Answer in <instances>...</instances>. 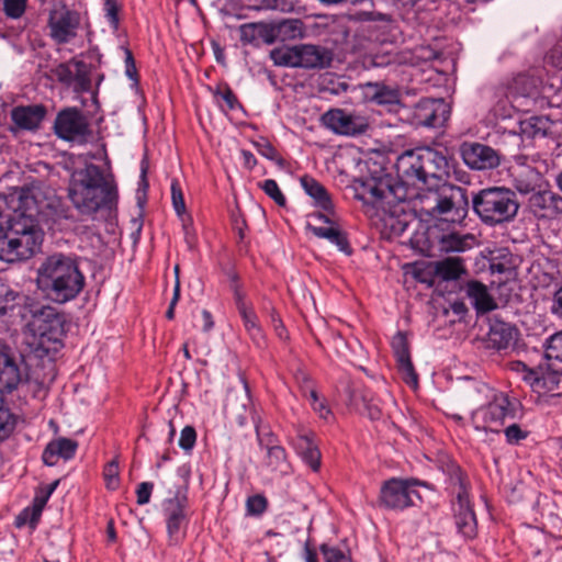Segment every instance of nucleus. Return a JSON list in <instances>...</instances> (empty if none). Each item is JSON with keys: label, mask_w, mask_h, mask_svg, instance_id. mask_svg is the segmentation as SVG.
Instances as JSON below:
<instances>
[{"label": "nucleus", "mask_w": 562, "mask_h": 562, "mask_svg": "<svg viewBox=\"0 0 562 562\" xmlns=\"http://www.w3.org/2000/svg\"><path fill=\"white\" fill-rule=\"evenodd\" d=\"M363 404H364V414L371 420L380 419L382 412L376 404L372 403L371 401H367L366 398H363Z\"/></svg>", "instance_id": "62"}, {"label": "nucleus", "mask_w": 562, "mask_h": 562, "mask_svg": "<svg viewBox=\"0 0 562 562\" xmlns=\"http://www.w3.org/2000/svg\"><path fill=\"white\" fill-rule=\"evenodd\" d=\"M32 513H33L32 507L24 508L16 517L15 525L18 527H21V526L25 525L26 522H29L32 528H35L38 521L32 520Z\"/></svg>", "instance_id": "61"}, {"label": "nucleus", "mask_w": 562, "mask_h": 562, "mask_svg": "<svg viewBox=\"0 0 562 562\" xmlns=\"http://www.w3.org/2000/svg\"><path fill=\"white\" fill-rule=\"evenodd\" d=\"M474 236L458 233L445 234L439 239V249L443 252H463L471 247Z\"/></svg>", "instance_id": "34"}, {"label": "nucleus", "mask_w": 562, "mask_h": 562, "mask_svg": "<svg viewBox=\"0 0 562 562\" xmlns=\"http://www.w3.org/2000/svg\"><path fill=\"white\" fill-rule=\"evenodd\" d=\"M46 114L42 104L16 106L11 112L12 121L23 130H35L40 126Z\"/></svg>", "instance_id": "26"}, {"label": "nucleus", "mask_w": 562, "mask_h": 562, "mask_svg": "<svg viewBox=\"0 0 562 562\" xmlns=\"http://www.w3.org/2000/svg\"><path fill=\"white\" fill-rule=\"evenodd\" d=\"M216 95L225 102L227 109L231 111L241 108L236 94L227 85L223 89H218Z\"/></svg>", "instance_id": "49"}, {"label": "nucleus", "mask_w": 562, "mask_h": 562, "mask_svg": "<svg viewBox=\"0 0 562 562\" xmlns=\"http://www.w3.org/2000/svg\"><path fill=\"white\" fill-rule=\"evenodd\" d=\"M268 507V501L262 494L249 496L246 501V512L249 516H260Z\"/></svg>", "instance_id": "43"}, {"label": "nucleus", "mask_w": 562, "mask_h": 562, "mask_svg": "<svg viewBox=\"0 0 562 562\" xmlns=\"http://www.w3.org/2000/svg\"><path fill=\"white\" fill-rule=\"evenodd\" d=\"M16 425V418L11 411L3 405V400L0 397V441L10 437Z\"/></svg>", "instance_id": "38"}, {"label": "nucleus", "mask_w": 562, "mask_h": 562, "mask_svg": "<svg viewBox=\"0 0 562 562\" xmlns=\"http://www.w3.org/2000/svg\"><path fill=\"white\" fill-rule=\"evenodd\" d=\"M35 198L21 194L19 204L0 223V260L14 263L32 258L41 250L44 233L38 222Z\"/></svg>", "instance_id": "2"}, {"label": "nucleus", "mask_w": 562, "mask_h": 562, "mask_svg": "<svg viewBox=\"0 0 562 562\" xmlns=\"http://www.w3.org/2000/svg\"><path fill=\"white\" fill-rule=\"evenodd\" d=\"M80 23V13L69 9L64 2L56 4L49 12V33L57 44H66L76 37Z\"/></svg>", "instance_id": "12"}, {"label": "nucleus", "mask_w": 562, "mask_h": 562, "mask_svg": "<svg viewBox=\"0 0 562 562\" xmlns=\"http://www.w3.org/2000/svg\"><path fill=\"white\" fill-rule=\"evenodd\" d=\"M120 471H119V463L116 460L110 461L103 471V476L105 480V486L106 488L114 491L119 487L120 483Z\"/></svg>", "instance_id": "45"}, {"label": "nucleus", "mask_w": 562, "mask_h": 562, "mask_svg": "<svg viewBox=\"0 0 562 562\" xmlns=\"http://www.w3.org/2000/svg\"><path fill=\"white\" fill-rule=\"evenodd\" d=\"M550 311L559 319H562V284L553 292Z\"/></svg>", "instance_id": "56"}, {"label": "nucleus", "mask_w": 562, "mask_h": 562, "mask_svg": "<svg viewBox=\"0 0 562 562\" xmlns=\"http://www.w3.org/2000/svg\"><path fill=\"white\" fill-rule=\"evenodd\" d=\"M515 417V406L505 393H495L485 406H481L472 414L473 426L476 430L495 432L504 425L507 418Z\"/></svg>", "instance_id": "9"}, {"label": "nucleus", "mask_w": 562, "mask_h": 562, "mask_svg": "<svg viewBox=\"0 0 562 562\" xmlns=\"http://www.w3.org/2000/svg\"><path fill=\"white\" fill-rule=\"evenodd\" d=\"M505 436L508 443L515 445L527 438L528 432L524 431L519 425L512 424L505 429Z\"/></svg>", "instance_id": "51"}, {"label": "nucleus", "mask_w": 562, "mask_h": 562, "mask_svg": "<svg viewBox=\"0 0 562 562\" xmlns=\"http://www.w3.org/2000/svg\"><path fill=\"white\" fill-rule=\"evenodd\" d=\"M257 149L259 154L266 157L267 159L277 160L278 158L277 149L267 140L258 143Z\"/></svg>", "instance_id": "58"}, {"label": "nucleus", "mask_w": 562, "mask_h": 562, "mask_svg": "<svg viewBox=\"0 0 562 562\" xmlns=\"http://www.w3.org/2000/svg\"><path fill=\"white\" fill-rule=\"evenodd\" d=\"M322 123L335 134L345 136L361 135L369 128L367 117L348 113L342 109H333L325 112L322 115Z\"/></svg>", "instance_id": "16"}, {"label": "nucleus", "mask_w": 562, "mask_h": 562, "mask_svg": "<svg viewBox=\"0 0 562 562\" xmlns=\"http://www.w3.org/2000/svg\"><path fill=\"white\" fill-rule=\"evenodd\" d=\"M259 187L269 198L276 202V204L279 206L285 205L286 199L273 179L265 180L263 182L259 183Z\"/></svg>", "instance_id": "42"}, {"label": "nucleus", "mask_w": 562, "mask_h": 562, "mask_svg": "<svg viewBox=\"0 0 562 562\" xmlns=\"http://www.w3.org/2000/svg\"><path fill=\"white\" fill-rule=\"evenodd\" d=\"M529 209L537 218H558L562 215V195L539 189L529 198Z\"/></svg>", "instance_id": "21"}, {"label": "nucleus", "mask_w": 562, "mask_h": 562, "mask_svg": "<svg viewBox=\"0 0 562 562\" xmlns=\"http://www.w3.org/2000/svg\"><path fill=\"white\" fill-rule=\"evenodd\" d=\"M239 314L243 318V323L246 330L259 324L258 317L251 307H247L243 311H239Z\"/></svg>", "instance_id": "57"}, {"label": "nucleus", "mask_w": 562, "mask_h": 562, "mask_svg": "<svg viewBox=\"0 0 562 562\" xmlns=\"http://www.w3.org/2000/svg\"><path fill=\"white\" fill-rule=\"evenodd\" d=\"M182 226H183V231H184L186 241H187L188 246L190 248H192L195 243V235L191 229V218L190 217H188L187 220L182 218Z\"/></svg>", "instance_id": "64"}, {"label": "nucleus", "mask_w": 562, "mask_h": 562, "mask_svg": "<svg viewBox=\"0 0 562 562\" xmlns=\"http://www.w3.org/2000/svg\"><path fill=\"white\" fill-rule=\"evenodd\" d=\"M257 434L259 431L257 430ZM259 446L266 447L267 449V460L266 465L271 470L279 472L281 474H288L290 470V464L286 461V452L283 447L279 445H272L273 440L270 437L267 442L265 439L258 435Z\"/></svg>", "instance_id": "29"}, {"label": "nucleus", "mask_w": 562, "mask_h": 562, "mask_svg": "<svg viewBox=\"0 0 562 562\" xmlns=\"http://www.w3.org/2000/svg\"><path fill=\"white\" fill-rule=\"evenodd\" d=\"M546 363L551 360L562 362V331L552 335L546 342Z\"/></svg>", "instance_id": "39"}, {"label": "nucleus", "mask_w": 562, "mask_h": 562, "mask_svg": "<svg viewBox=\"0 0 562 562\" xmlns=\"http://www.w3.org/2000/svg\"><path fill=\"white\" fill-rule=\"evenodd\" d=\"M300 384H301V389L303 390V392L306 394V396L311 401V405L313 406V405L317 404L321 398H319L316 390L313 386L312 380L306 374L303 373Z\"/></svg>", "instance_id": "53"}, {"label": "nucleus", "mask_w": 562, "mask_h": 562, "mask_svg": "<svg viewBox=\"0 0 562 562\" xmlns=\"http://www.w3.org/2000/svg\"><path fill=\"white\" fill-rule=\"evenodd\" d=\"M361 89L364 99L376 104L391 105L400 101L398 91L382 82H366L361 85Z\"/></svg>", "instance_id": "27"}, {"label": "nucleus", "mask_w": 562, "mask_h": 562, "mask_svg": "<svg viewBox=\"0 0 562 562\" xmlns=\"http://www.w3.org/2000/svg\"><path fill=\"white\" fill-rule=\"evenodd\" d=\"M105 18L111 25V27L116 31L119 29V12L121 7L117 5V2H105Z\"/></svg>", "instance_id": "52"}, {"label": "nucleus", "mask_w": 562, "mask_h": 562, "mask_svg": "<svg viewBox=\"0 0 562 562\" xmlns=\"http://www.w3.org/2000/svg\"><path fill=\"white\" fill-rule=\"evenodd\" d=\"M19 364L10 355L0 351V393H11L21 383Z\"/></svg>", "instance_id": "25"}, {"label": "nucleus", "mask_w": 562, "mask_h": 562, "mask_svg": "<svg viewBox=\"0 0 562 562\" xmlns=\"http://www.w3.org/2000/svg\"><path fill=\"white\" fill-rule=\"evenodd\" d=\"M48 499H49V497L43 491H40L35 495V497L33 499V505L31 506L33 508V513H32L33 521L40 520L42 512H43L46 503L48 502Z\"/></svg>", "instance_id": "50"}, {"label": "nucleus", "mask_w": 562, "mask_h": 562, "mask_svg": "<svg viewBox=\"0 0 562 562\" xmlns=\"http://www.w3.org/2000/svg\"><path fill=\"white\" fill-rule=\"evenodd\" d=\"M26 2H3V11L8 18L19 19L26 9Z\"/></svg>", "instance_id": "54"}, {"label": "nucleus", "mask_w": 562, "mask_h": 562, "mask_svg": "<svg viewBox=\"0 0 562 562\" xmlns=\"http://www.w3.org/2000/svg\"><path fill=\"white\" fill-rule=\"evenodd\" d=\"M258 40L261 44L272 45L278 40V30L274 23L258 22Z\"/></svg>", "instance_id": "44"}, {"label": "nucleus", "mask_w": 562, "mask_h": 562, "mask_svg": "<svg viewBox=\"0 0 562 562\" xmlns=\"http://www.w3.org/2000/svg\"><path fill=\"white\" fill-rule=\"evenodd\" d=\"M528 124L530 127L533 128L532 135H546V127L543 126L546 124V121L542 117L533 116L530 117L528 121Z\"/></svg>", "instance_id": "63"}, {"label": "nucleus", "mask_w": 562, "mask_h": 562, "mask_svg": "<svg viewBox=\"0 0 562 562\" xmlns=\"http://www.w3.org/2000/svg\"><path fill=\"white\" fill-rule=\"evenodd\" d=\"M396 172L411 190L425 189L423 210L432 217L461 223L468 215L467 189L445 181L449 176L447 156L430 147H417L402 153L395 164Z\"/></svg>", "instance_id": "1"}, {"label": "nucleus", "mask_w": 562, "mask_h": 562, "mask_svg": "<svg viewBox=\"0 0 562 562\" xmlns=\"http://www.w3.org/2000/svg\"><path fill=\"white\" fill-rule=\"evenodd\" d=\"M465 292L473 307L479 314L491 312L497 307L487 286L480 281H471L467 284Z\"/></svg>", "instance_id": "28"}, {"label": "nucleus", "mask_w": 562, "mask_h": 562, "mask_svg": "<svg viewBox=\"0 0 562 562\" xmlns=\"http://www.w3.org/2000/svg\"><path fill=\"white\" fill-rule=\"evenodd\" d=\"M441 471L448 479V488L451 495L465 493L469 490V481L461 468L450 459L441 460Z\"/></svg>", "instance_id": "30"}, {"label": "nucleus", "mask_w": 562, "mask_h": 562, "mask_svg": "<svg viewBox=\"0 0 562 562\" xmlns=\"http://www.w3.org/2000/svg\"><path fill=\"white\" fill-rule=\"evenodd\" d=\"M510 183L521 194L535 193L542 188L543 176L526 156H515L508 168Z\"/></svg>", "instance_id": "15"}, {"label": "nucleus", "mask_w": 562, "mask_h": 562, "mask_svg": "<svg viewBox=\"0 0 562 562\" xmlns=\"http://www.w3.org/2000/svg\"><path fill=\"white\" fill-rule=\"evenodd\" d=\"M301 184L305 193L313 199L314 205L325 212L311 213L308 218L331 224L333 222L329 215L334 213V203L326 188L319 181L307 175L301 178Z\"/></svg>", "instance_id": "20"}, {"label": "nucleus", "mask_w": 562, "mask_h": 562, "mask_svg": "<svg viewBox=\"0 0 562 562\" xmlns=\"http://www.w3.org/2000/svg\"><path fill=\"white\" fill-rule=\"evenodd\" d=\"M154 490V484L151 482H142L136 490L137 504L146 505L150 501V496Z\"/></svg>", "instance_id": "55"}, {"label": "nucleus", "mask_w": 562, "mask_h": 562, "mask_svg": "<svg viewBox=\"0 0 562 562\" xmlns=\"http://www.w3.org/2000/svg\"><path fill=\"white\" fill-rule=\"evenodd\" d=\"M460 153L464 164L473 170H492L501 164L498 153L481 143L465 142L461 145Z\"/></svg>", "instance_id": "18"}, {"label": "nucleus", "mask_w": 562, "mask_h": 562, "mask_svg": "<svg viewBox=\"0 0 562 562\" xmlns=\"http://www.w3.org/2000/svg\"><path fill=\"white\" fill-rule=\"evenodd\" d=\"M417 480L392 477L382 483L379 494V505L385 509L403 510L414 505V497L419 494L414 486Z\"/></svg>", "instance_id": "10"}, {"label": "nucleus", "mask_w": 562, "mask_h": 562, "mask_svg": "<svg viewBox=\"0 0 562 562\" xmlns=\"http://www.w3.org/2000/svg\"><path fill=\"white\" fill-rule=\"evenodd\" d=\"M78 442L70 438L60 437L52 440L45 447L42 460L48 467H54L58 458L70 460L75 457Z\"/></svg>", "instance_id": "24"}, {"label": "nucleus", "mask_w": 562, "mask_h": 562, "mask_svg": "<svg viewBox=\"0 0 562 562\" xmlns=\"http://www.w3.org/2000/svg\"><path fill=\"white\" fill-rule=\"evenodd\" d=\"M35 282L47 300L64 304L80 294L86 279L76 257L58 252L46 257L40 263Z\"/></svg>", "instance_id": "3"}, {"label": "nucleus", "mask_w": 562, "mask_h": 562, "mask_svg": "<svg viewBox=\"0 0 562 562\" xmlns=\"http://www.w3.org/2000/svg\"><path fill=\"white\" fill-rule=\"evenodd\" d=\"M450 115V106L443 99L425 98L414 108L413 119L417 125L441 127Z\"/></svg>", "instance_id": "17"}, {"label": "nucleus", "mask_w": 562, "mask_h": 562, "mask_svg": "<svg viewBox=\"0 0 562 562\" xmlns=\"http://www.w3.org/2000/svg\"><path fill=\"white\" fill-rule=\"evenodd\" d=\"M19 293L0 281V327L4 325L3 318L13 308Z\"/></svg>", "instance_id": "37"}, {"label": "nucleus", "mask_w": 562, "mask_h": 562, "mask_svg": "<svg viewBox=\"0 0 562 562\" xmlns=\"http://www.w3.org/2000/svg\"><path fill=\"white\" fill-rule=\"evenodd\" d=\"M472 209L481 223L490 227L513 222L520 203L516 192L507 187H488L473 193Z\"/></svg>", "instance_id": "5"}, {"label": "nucleus", "mask_w": 562, "mask_h": 562, "mask_svg": "<svg viewBox=\"0 0 562 562\" xmlns=\"http://www.w3.org/2000/svg\"><path fill=\"white\" fill-rule=\"evenodd\" d=\"M71 59L68 63H61L53 69V75L56 79L66 87H70L74 82L75 68Z\"/></svg>", "instance_id": "40"}, {"label": "nucleus", "mask_w": 562, "mask_h": 562, "mask_svg": "<svg viewBox=\"0 0 562 562\" xmlns=\"http://www.w3.org/2000/svg\"><path fill=\"white\" fill-rule=\"evenodd\" d=\"M252 10H262V9H272V10H281V11H292L293 2H267V5H251L249 7Z\"/></svg>", "instance_id": "59"}, {"label": "nucleus", "mask_w": 562, "mask_h": 562, "mask_svg": "<svg viewBox=\"0 0 562 562\" xmlns=\"http://www.w3.org/2000/svg\"><path fill=\"white\" fill-rule=\"evenodd\" d=\"M451 508L458 532L464 539H473L477 535V521L470 502L469 492L452 495Z\"/></svg>", "instance_id": "19"}, {"label": "nucleus", "mask_w": 562, "mask_h": 562, "mask_svg": "<svg viewBox=\"0 0 562 562\" xmlns=\"http://www.w3.org/2000/svg\"><path fill=\"white\" fill-rule=\"evenodd\" d=\"M54 132L60 139L79 143H86L91 134L87 117L77 108H66L58 112Z\"/></svg>", "instance_id": "13"}, {"label": "nucleus", "mask_w": 562, "mask_h": 562, "mask_svg": "<svg viewBox=\"0 0 562 562\" xmlns=\"http://www.w3.org/2000/svg\"><path fill=\"white\" fill-rule=\"evenodd\" d=\"M258 23H246L239 26L240 42L243 45L259 47Z\"/></svg>", "instance_id": "41"}, {"label": "nucleus", "mask_w": 562, "mask_h": 562, "mask_svg": "<svg viewBox=\"0 0 562 562\" xmlns=\"http://www.w3.org/2000/svg\"><path fill=\"white\" fill-rule=\"evenodd\" d=\"M170 189L173 209L179 216H182L186 213V203L180 182L177 179H172Z\"/></svg>", "instance_id": "46"}, {"label": "nucleus", "mask_w": 562, "mask_h": 562, "mask_svg": "<svg viewBox=\"0 0 562 562\" xmlns=\"http://www.w3.org/2000/svg\"><path fill=\"white\" fill-rule=\"evenodd\" d=\"M274 66L303 69H325L330 67L334 54L324 46L297 44L280 46L269 54Z\"/></svg>", "instance_id": "6"}, {"label": "nucleus", "mask_w": 562, "mask_h": 562, "mask_svg": "<svg viewBox=\"0 0 562 562\" xmlns=\"http://www.w3.org/2000/svg\"><path fill=\"white\" fill-rule=\"evenodd\" d=\"M306 229L312 232L318 238H325V239L329 240L331 244L336 245L337 248L341 252H344L346 255H351L352 249L349 245L347 235H346V233L340 231L338 227H336V226H328V227L315 226L311 222H307Z\"/></svg>", "instance_id": "31"}, {"label": "nucleus", "mask_w": 562, "mask_h": 562, "mask_svg": "<svg viewBox=\"0 0 562 562\" xmlns=\"http://www.w3.org/2000/svg\"><path fill=\"white\" fill-rule=\"evenodd\" d=\"M464 272L463 261L459 257H448L435 262V274L442 280H457Z\"/></svg>", "instance_id": "33"}, {"label": "nucleus", "mask_w": 562, "mask_h": 562, "mask_svg": "<svg viewBox=\"0 0 562 562\" xmlns=\"http://www.w3.org/2000/svg\"><path fill=\"white\" fill-rule=\"evenodd\" d=\"M27 331L38 340V346L48 352V342L58 344L64 335V318L50 306H43L35 311L26 324Z\"/></svg>", "instance_id": "8"}, {"label": "nucleus", "mask_w": 562, "mask_h": 562, "mask_svg": "<svg viewBox=\"0 0 562 562\" xmlns=\"http://www.w3.org/2000/svg\"><path fill=\"white\" fill-rule=\"evenodd\" d=\"M397 178L396 181L390 176L361 180L356 189V198L364 204L375 205L383 200H387V203L403 202L415 196V191Z\"/></svg>", "instance_id": "7"}, {"label": "nucleus", "mask_w": 562, "mask_h": 562, "mask_svg": "<svg viewBox=\"0 0 562 562\" xmlns=\"http://www.w3.org/2000/svg\"><path fill=\"white\" fill-rule=\"evenodd\" d=\"M68 198L81 215L92 216L99 210L115 206L117 189L99 166L88 164L71 173Z\"/></svg>", "instance_id": "4"}, {"label": "nucleus", "mask_w": 562, "mask_h": 562, "mask_svg": "<svg viewBox=\"0 0 562 562\" xmlns=\"http://www.w3.org/2000/svg\"><path fill=\"white\" fill-rule=\"evenodd\" d=\"M179 299H180V280L177 279V282H175V286H173L172 299H171L169 307L166 312V317L168 319L175 318V307H176Z\"/></svg>", "instance_id": "60"}, {"label": "nucleus", "mask_w": 562, "mask_h": 562, "mask_svg": "<svg viewBox=\"0 0 562 562\" xmlns=\"http://www.w3.org/2000/svg\"><path fill=\"white\" fill-rule=\"evenodd\" d=\"M75 74L74 82L70 87L76 93H83L91 91L90 70L87 64L82 60L72 61Z\"/></svg>", "instance_id": "35"}, {"label": "nucleus", "mask_w": 562, "mask_h": 562, "mask_svg": "<svg viewBox=\"0 0 562 562\" xmlns=\"http://www.w3.org/2000/svg\"><path fill=\"white\" fill-rule=\"evenodd\" d=\"M187 488H177L175 495L164 502L167 533L171 546L178 544L184 537V527L188 522Z\"/></svg>", "instance_id": "11"}, {"label": "nucleus", "mask_w": 562, "mask_h": 562, "mask_svg": "<svg viewBox=\"0 0 562 562\" xmlns=\"http://www.w3.org/2000/svg\"><path fill=\"white\" fill-rule=\"evenodd\" d=\"M196 441V431L192 426H186L180 434L179 446L186 451L191 450Z\"/></svg>", "instance_id": "48"}, {"label": "nucleus", "mask_w": 562, "mask_h": 562, "mask_svg": "<svg viewBox=\"0 0 562 562\" xmlns=\"http://www.w3.org/2000/svg\"><path fill=\"white\" fill-rule=\"evenodd\" d=\"M392 349L403 380L405 383L416 386L418 383V375L411 359L407 337L403 331H397L393 337Z\"/></svg>", "instance_id": "22"}, {"label": "nucleus", "mask_w": 562, "mask_h": 562, "mask_svg": "<svg viewBox=\"0 0 562 562\" xmlns=\"http://www.w3.org/2000/svg\"><path fill=\"white\" fill-rule=\"evenodd\" d=\"M515 336L516 330L510 325L498 323L491 327L488 342L493 348L504 350L514 345Z\"/></svg>", "instance_id": "32"}, {"label": "nucleus", "mask_w": 562, "mask_h": 562, "mask_svg": "<svg viewBox=\"0 0 562 562\" xmlns=\"http://www.w3.org/2000/svg\"><path fill=\"white\" fill-rule=\"evenodd\" d=\"M278 30V38L282 41L294 40L303 36V22L299 19H285L274 23Z\"/></svg>", "instance_id": "36"}, {"label": "nucleus", "mask_w": 562, "mask_h": 562, "mask_svg": "<svg viewBox=\"0 0 562 562\" xmlns=\"http://www.w3.org/2000/svg\"><path fill=\"white\" fill-rule=\"evenodd\" d=\"M509 366L510 370L521 374L522 380L539 393L553 391L559 384L560 370L552 363H539L530 368L522 361H513Z\"/></svg>", "instance_id": "14"}, {"label": "nucleus", "mask_w": 562, "mask_h": 562, "mask_svg": "<svg viewBox=\"0 0 562 562\" xmlns=\"http://www.w3.org/2000/svg\"><path fill=\"white\" fill-rule=\"evenodd\" d=\"M292 446L313 471L319 470L321 452L314 442V435L312 432L297 431L296 436L292 439Z\"/></svg>", "instance_id": "23"}, {"label": "nucleus", "mask_w": 562, "mask_h": 562, "mask_svg": "<svg viewBox=\"0 0 562 562\" xmlns=\"http://www.w3.org/2000/svg\"><path fill=\"white\" fill-rule=\"evenodd\" d=\"M322 554L324 555L325 562H346V554L336 547H329L326 543H323L319 547Z\"/></svg>", "instance_id": "47"}]
</instances>
